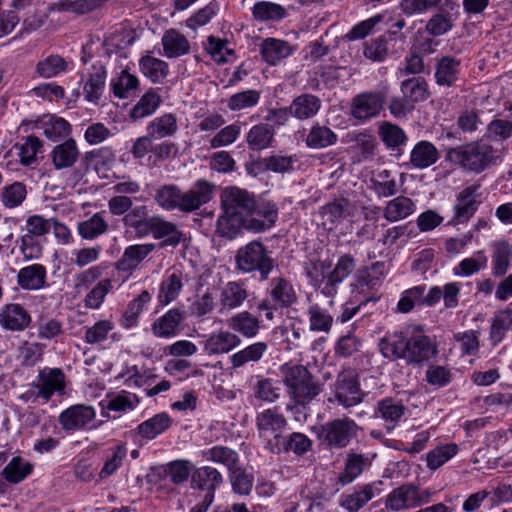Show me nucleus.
Returning a JSON list of instances; mask_svg holds the SVG:
<instances>
[{"label": "nucleus", "instance_id": "22", "mask_svg": "<svg viewBox=\"0 0 512 512\" xmlns=\"http://www.w3.org/2000/svg\"><path fill=\"white\" fill-rule=\"evenodd\" d=\"M241 343V338L230 329L218 330L212 332L204 341L203 349L209 356L222 355L239 347Z\"/></svg>", "mask_w": 512, "mask_h": 512}, {"label": "nucleus", "instance_id": "52", "mask_svg": "<svg viewBox=\"0 0 512 512\" xmlns=\"http://www.w3.org/2000/svg\"><path fill=\"white\" fill-rule=\"evenodd\" d=\"M109 229V224L101 212L93 214L90 218L77 224L78 234L82 239L94 240L104 235Z\"/></svg>", "mask_w": 512, "mask_h": 512}, {"label": "nucleus", "instance_id": "59", "mask_svg": "<svg viewBox=\"0 0 512 512\" xmlns=\"http://www.w3.org/2000/svg\"><path fill=\"white\" fill-rule=\"evenodd\" d=\"M110 86L115 97L126 99L138 89L139 79L136 75L123 70L118 76L112 78Z\"/></svg>", "mask_w": 512, "mask_h": 512}, {"label": "nucleus", "instance_id": "37", "mask_svg": "<svg viewBox=\"0 0 512 512\" xmlns=\"http://www.w3.org/2000/svg\"><path fill=\"white\" fill-rule=\"evenodd\" d=\"M372 464V458L368 455L349 453L345 461V468L339 475L342 485L352 483Z\"/></svg>", "mask_w": 512, "mask_h": 512}, {"label": "nucleus", "instance_id": "20", "mask_svg": "<svg viewBox=\"0 0 512 512\" xmlns=\"http://www.w3.org/2000/svg\"><path fill=\"white\" fill-rule=\"evenodd\" d=\"M32 317L19 303H7L0 308V327L9 332H22L30 327Z\"/></svg>", "mask_w": 512, "mask_h": 512}, {"label": "nucleus", "instance_id": "60", "mask_svg": "<svg viewBox=\"0 0 512 512\" xmlns=\"http://www.w3.org/2000/svg\"><path fill=\"white\" fill-rule=\"evenodd\" d=\"M401 92L411 103L425 101L429 97L428 85L423 77H412L401 83Z\"/></svg>", "mask_w": 512, "mask_h": 512}, {"label": "nucleus", "instance_id": "49", "mask_svg": "<svg viewBox=\"0 0 512 512\" xmlns=\"http://www.w3.org/2000/svg\"><path fill=\"white\" fill-rule=\"evenodd\" d=\"M338 136L329 127L320 125L319 123L314 124L306 138L305 143L307 147L311 149H323L336 144Z\"/></svg>", "mask_w": 512, "mask_h": 512}, {"label": "nucleus", "instance_id": "11", "mask_svg": "<svg viewBox=\"0 0 512 512\" xmlns=\"http://www.w3.org/2000/svg\"><path fill=\"white\" fill-rule=\"evenodd\" d=\"M382 486L381 480L358 485L341 495L339 505L348 512H358L370 500L382 493Z\"/></svg>", "mask_w": 512, "mask_h": 512}, {"label": "nucleus", "instance_id": "51", "mask_svg": "<svg viewBox=\"0 0 512 512\" xmlns=\"http://www.w3.org/2000/svg\"><path fill=\"white\" fill-rule=\"evenodd\" d=\"M392 40L391 34H381L365 40L363 43V55L374 62L384 61L388 55Z\"/></svg>", "mask_w": 512, "mask_h": 512}, {"label": "nucleus", "instance_id": "25", "mask_svg": "<svg viewBox=\"0 0 512 512\" xmlns=\"http://www.w3.org/2000/svg\"><path fill=\"white\" fill-rule=\"evenodd\" d=\"M80 152L73 138L57 144L51 150L49 157L56 170H64L73 167L78 161Z\"/></svg>", "mask_w": 512, "mask_h": 512}, {"label": "nucleus", "instance_id": "7", "mask_svg": "<svg viewBox=\"0 0 512 512\" xmlns=\"http://www.w3.org/2000/svg\"><path fill=\"white\" fill-rule=\"evenodd\" d=\"M288 426L285 416L277 407L264 409L256 416V428L260 439L264 442V447L271 452L272 449L284 437Z\"/></svg>", "mask_w": 512, "mask_h": 512}, {"label": "nucleus", "instance_id": "36", "mask_svg": "<svg viewBox=\"0 0 512 512\" xmlns=\"http://www.w3.org/2000/svg\"><path fill=\"white\" fill-rule=\"evenodd\" d=\"M311 448L312 441L307 435L301 432H293L288 436H284L270 453L279 455L292 452L295 455L301 456L310 451Z\"/></svg>", "mask_w": 512, "mask_h": 512}, {"label": "nucleus", "instance_id": "29", "mask_svg": "<svg viewBox=\"0 0 512 512\" xmlns=\"http://www.w3.org/2000/svg\"><path fill=\"white\" fill-rule=\"evenodd\" d=\"M223 482L221 473L214 467L202 466L196 468L194 466L193 473L191 475V487L205 491L206 493L212 492L215 495V491Z\"/></svg>", "mask_w": 512, "mask_h": 512}, {"label": "nucleus", "instance_id": "5", "mask_svg": "<svg viewBox=\"0 0 512 512\" xmlns=\"http://www.w3.org/2000/svg\"><path fill=\"white\" fill-rule=\"evenodd\" d=\"M236 268L242 273L259 272L260 280H268L275 261L261 241L253 240L238 249Z\"/></svg>", "mask_w": 512, "mask_h": 512}, {"label": "nucleus", "instance_id": "14", "mask_svg": "<svg viewBox=\"0 0 512 512\" xmlns=\"http://www.w3.org/2000/svg\"><path fill=\"white\" fill-rule=\"evenodd\" d=\"M254 200L255 197L253 194L235 186L227 187L221 193L223 211L243 220H245L249 211L253 208Z\"/></svg>", "mask_w": 512, "mask_h": 512}, {"label": "nucleus", "instance_id": "2", "mask_svg": "<svg viewBox=\"0 0 512 512\" xmlns=\"http://www.w3.org/2000/svg\"><path fill=\"white\" fill-rule=\"evenodd\" d=\"M280 372L287 394L297 409L308 405L320 394V384L305 366L285 363L280 367Z\"/></svg>", "mask_w": 512, "mask_h": 512}, {"label": "nucleus", "instance_id": "56", "mask_svg": "<svg viewBox=\"0 0 512 512\" xmlns=\"http://www.w3.org/2000/svg\"><path fill=\"white\" fill-rule=\"evenodd\" d=\"M370 189L379 198H388L396 195L398 192L396 180L387 169L378 171L371 177Z\"/></svg>", "mask_w": 512, "mask_h": 512}, {"label": "nucleus", "instance_id": "6", "mask_svg": "<svg viewBox=\"0 0 512 512\" xmlns=\"http://www.w3.org/2000/svg\"><path fill=\"white\" fill-rule=\"evenodd\" d=\"M434 494L428 488H420L412 483L393 489L385 499V508L390 512L412 510L428 504Z\"/></svg>", "mask_w": 512, "mask_h": 512}, {"label": "nucleus", "instance_id": "64", "mask_svg": "<svg viewBox=\"0 0 512 512\" xmlns=\"http://www.w3.org/2000/svg\"><path fill=\"white\" fill-rule=\"evenodd\" d=\"M244 221L237 216L229 215L223 211V214L217 220L216 232L220 237L229 240L235 239L242 229H246Z\"/></svg>", "mask_w": 512, "mask_h": 512}, {"label": "nucleus", "instance_id": "57", "mask_svg": "<svg viewBox=\"0 0 512 512\" xmlns=\"http://www.w3.org/2000/svg\"><path fill=\"white\" fill-rule=\"evenodd\" d=\"M28 195L26 184L14 181L5 185L0 192V202L7 209H14L23 204Z\"/></svg>", "mask_w": 512, "mask_h": 512}, {"label": "nucleus", "instance_id": "12", "mask_svg": "<svg viewBox=\"0 0 512 512\" xmlns=\"http://www.w3.org/2000/svg\"><path fill=\"white\" fill-rule=\"evenodd\" d=\"M437 354V346L432 339L423 334H407V346L404 362L407 365H423Z\"/></svg>", "mask_w": 512, "mask_h": 512}, {"label": "nucleus", "instance_id": "48", "mask_svg": "<svg viewBox=\"0 0 512 512\" xmlns=\"http://www.w3.org/2000/svg\"><path fill=\"white\" fill-rule=\"evenodd\" d=\"M291 53L292 48L289 43L280 39L268 38L261 45L262 57L270 65H276Z\"/></svg>", "mask_w": 512, "mask_h": 512}, {"label": "nucleus", "instance_id": "13", "mask_svg": "<svg viewBox=\"0 0 512 512\" xmlns=\"http://www.w3.org/2000/svg\"><path fill=\"white\" fill-rule=\"evenodd\" d=\"M278 207L270 201L254 200L253 208L249 211L244 223L246 229L254 232H264L272 228L278 219Z\"/></svg>", "mask_w": 512, "mask_h": 512}, {"label": "nucleus", "instance_id": "21", "mask_svg": "<svg viewBox=\"0 0 512 512\" xmlns=\"http://www.w3.org/2000/svg\"><path fill=\"white\" fill-rule=\"evenodd\" d=\"M267 296L270 297L276 308L280 309L290 308L298 301L294 285L288 278L282 275L269 280Z\"/></svg>", "mask_w": 512, "mask_h": 512}, {"label": "nucleus", "instance_id": "50", "mask_svg": "<svg viewBox=\"0 0 512 512\" xmlns=\"http://www.w3.org/2000/svg\"><path fill=\"white\" fill-rule=\"evenodd\" d=\"M202 455L207 461L225 466L229 472L239 465L238 453L227 446L215 445L202 451Z\"/></svg>", "mask_w": 512, "mask_h": 512}, {"label": "nucleus", "instance_id": "39", "mask_svg": "<svg viewBox=\"0 0 512 512\" xmlns=\"http://www.w3.org/2000/svg\"><path fill=\"white\" fill-rule=\"evenodd\" d=\"M171 425L172 419L169 414L161 412L140 423L136 431L141 438L152 440L168 430Z\"/></svg>", "mask_w": 512, "mask_h": 512}, {"label": "nucleus", "instance_id": "38", "mask_svg": "<svg viewBox=\"0 0 512 512\" xmlns=\"http://www.w3.org/2000/svg\"><path fill=\"white\" fill-rule=\"evenodd\" d=\"M156 377L147 369L139 368L137 365H126L116 379L122 381L128 388H141L152 385Z\"/></svg>", "mask_w": 512, "mask_h": 512}, {"label": "nucleus", "instance_id": "58", "mask_svg": "<svg viewBox=\"0 0 512 512\" xmlns=\"http://www.w3.org/2000/svg\"><path fill=\"white\" fill-rule=\"evenodd\" d=\"M40 128L45 137L57 141L67 137L71 132V125L64 118L48 115L40 121Z\"/></svg>", "mask_w": 512, "mask_h": 512}, {"label": "nucleus", "instance_id": "15", "mask_svg": "<svg viewBox=\"0 0 512 512\" xmlns=\"http://www.w3.org/2000/svg\"><path fill=\"white\" fill-rule=\"evenodd\" d=\"M388 91L363 92L356 95L351 104V115L361 121L376 117L384 104Z\"/></svg>", "mask_w": 512, "mask_h": 512}, {"label": "nucleus", "instance_id": "47", "mask_svg": "<svg viewBox=\"0 0 512 512\" xmlns=\"http://www.w3.org/2000/svg\"><path fill=\"white\" fill-rule=\"evenodd\" d=\"M161 103L162 99L159 93L155 89L149 88L131 109L130 117L136 121L151 116Z\"/></svg>", "mask_w": 512, "mask_h": 512}, {"label": "nucleus", "instance_id": "40", "mask_svg": "<svg viewBox=\"0 0 512 512\" xmlns=\"http://www.w3.org/2000/svg\"><path fill=\"white\" fill-rule=\"evenodd\" d=\"M152 295L147 290H143L137 297L131 300L123 312L120 325L125 329L135 327L139 322V317L150 303Z\"/></svg>", "mask_w": 512, "mask_h": 512}, {"label": "nucleus", "instance_id": "46", "mask_svg": "<svg viewBox=\"0 0 512 512\" xmlns=\"http://www.w3.org/2000/svg\"><path fill=\"white\" fill-rule=\"evenodd\" d=\"M116 279L106 277L100 279L84 297V306L88 309H99L105 301L106 296L115 289Z\"/></svg>", "mask_w": 512, "mask_h": 512}, {"label": "nucleus", "instance_id": "32", "mask_svg": "<svg viewBox=\"0 0 512 512\" xmlns=\"http://www.w3.org/2000/svg\"><path fill=\"white\" fill-rule=\"evenodd\" d=\"M353 210L351 202L341 197L323 205L319 213L323 219V224L337 225L344 219L352 216Z\"/></svg>", "mask_w": 512, "mask_h": 512}, {"label": "nucleus", "instance_id": "3", "mask_svg": "<svg viewBox=\"0 0 512 512\" xmlns=\"http://www.w3.org/2000/svg\"><path fill=\"white\" fill-rule=\"evenodd\" d=\"M366 392L362 389L358 372L353 368H343L331 385V394L327 401L336 407L350 411L360 405Z\"/></svg>", "mask_w": 512, "mask_h": 512}, {"label": "nucleus", "instance_id": "16", "mask_svg": "<svg viewBox=\"0 0 512 512\" xmlns=\"http://www.w3.org/2000/svg\"><path fill=\"white\" fill-rule=\"evenodd\" d=\"M96 418V410L90 405L76 404L63 410L59 417V423L68 433L83 430Z\"/></svg>", "mask_w": 512, "mask_h": 512}, {"label": "nucleus", "instance_id": "19", "mask_svg": "<svg viewBox=\"0 0 512 512\" xmlns=\"http://www.w3.org/2000/svg\"><path fill=\"white\" fill-rule=\"evenodd\" d=\"M248 290L244 282L228 281L219 289L218 312L226 314L240 308L248 298Z\"/></svg>", "mask_w": 512, "mask_h": 512}, {"label": "nucleus", "instance_id": "27", "mask_svg": "<svg viewBox=\"0 0 512 512\" xmlns=\"http://www.w3.org/2000/svg\"><path fill=\"white\" fill-rule=\"evenodd\" d=\"M260 320L249 311H242L226 320L228 328L239 337L254 338L260 331Z\"/></svg>", "mask_w": 512, "mask_h": 512}, {"label": "nucleus", "instance_id": "4", "mask_svg": "<svg viewBox=\"0 0 512 512\" xmlns=\"http://www.w3.org/2000/svg\"><path fill=\"white\" fill-rule=\"evenodd\" d=\"M495 151L491 145L483 141H475L449 148L446 160L464 170L481 173L494 161Z\"/></svg>", "mask_w": 512, "mask_h": 512}, {"label": "nucleus", "instance_id": "61", "mask_svg": "<svg viewBox=\"0 0 512 512\" xmlns=\"http://www.w3.org/2000/svg\"><path fill=\"white\" fill-rule=\"evenodd\" d=\"M127 446L125 443H117L115 446L108 449V455L104 465L99 473L101 479L113 475L123 464L127 457Z\"/></svg>", "mask_w": 512, "mask_h": 512}, {"label": "nucleus", "instance_id": "53", "mask_svg": "<svg viewBox=\"0 0 512 512\" xmlns=\"http://www.w3.org/2000/svg\"><path fill=\"white\" fill-rule=\"evenodd\" d=\"M512 325V310L505 309L494 315L491 320L489 341L493 347L500 344Z\"/></svg>", "mask_w": 512, "mask_h": 512}, {"label": "nucleus", "instance_id": "28", "mask_svg": "<svg viewBox=\"0 0 512 512\" xmlns=\"http://www.w3.org/2000/svg\"><path fill=\"white\" fill-rule=\"evenodd\" d=\"M17 284L28 291L43 289L47 286V270L42 264H32L21 268L17 274Z\"/></svg>", "mask_w": 512, "mask_h": 512}, {"label": "nucleus", "instance_id": "33", "mask_svg": "<svg viewBox=\"0 0 512 512\" xmlns=\"http://www.w3.org/2000/svg\"><path fill=\"white\" fill-rule=\"evenodd\" d=\"M415 211V201L407 196L399 195L386 203L383 208V217L393 223L408 218Z\"/></svg>", "mask_w": 512, "mask_h": 512}, {"label": "nucleus", "instance_id": "31", "mask_svg": "<svg viewBox=\"0 0 512 512\" xmlns=\"http://www.w3.org/2000/svg\"><path fill=\"white\" fill-rule=\"evenodd\" d=\"M440 158L436 146L426 140L417 142L410 152V166L414 169H426Z\"/></svg>", "mask_w": 512, "mask_h": 512}, {"label": "nucleus", "instance_id": "35", "mask_svg": "<svg viewBox=\"0 0 512 512\" xmlns=\"http://www.w3.org/2000/svg\"><path fill=\"white\" fill-rule=\"evenodd\" d=\"M107 71L102 65H93L89 78L84 84L83 95L86 101L97 105L106 84Z\"/></svg>", "mask_w": 512, "mask_h": 512}, {"label": "nucleus", "instance_id": "54", "mask_svg": "<svg viewBox=\"0 0 512 512\" xmlns=\"http://www.w3.org/2000/svg\"><path fill=\"white\" fill-rule=\"evenodd\" d=\"M459 72V60L449 56L443 57L436 66V83L442 86H452L457 81Z\"/></svg>", "mask_w": 512, "mask_h": 512}, {"label": "nucleus", "instance_id": "43", "mask_svg": "<svg viewBox=\"0 0 512 512\" xmlns=\"http://www.w3.org/2000/svg\"><path fill=\"white\" fill-rule=\"evenodd\" d=\"M13 148L19 157L20 164L31 167L37 163V155L42 151L43 143L38 137L29 135L23 137Z\"/></svg>", "mask_w": 512, "mask_h": 512}, {"label": "nucleus", "instance_id": "45", "mask_svg": "<svg viewBox=\"0 0 512 512\" xmlns=\"http://www.w3.org/2000/svg\"><path fill=\"white\" fill-rule=\"evenodd\" d=\"M321 108L320 99L312 94H302L296 97L289 106L292 116L304 120L315 116Z\"/></svg>", "mask_w": 512, "mask_h": 512}, {"label": "nucleus", "instance_id": "10", "mask_svg": "<svg viewBox=\"0 0 512 512\" xmlns=\"http://www.w3.org/2000/svg\"><path fill=\"white\" fill-rule=\"evenodd\" d=\"M481 185L473 183L465 187L457 196L453 206L454 215L449 226L466 223L474 216L481 204Z\"/></svg>", "mask_w": 512, "mask_h": 512}, {"label": "nucleus", "instance_id": "55", "mask_svg": "<svg viewBox=\"0 0 512 512\" xmlns=\"http://www.w3.org/2000/svg\"><path fill=\"white\" fill-rule=\"evenodd\" d=\"M125 227L133 229L139 236H147L150 217H148V208L145 205H139L132 208L123 216Z\"/></svg>", "mask_w": 512, "mask_h": 512}, {"label": "nucleus", "instance_id": "17", "mask_svg": "<svg viewBox=\"0 0 512 512\" xmlns=\"http://www.w3.org/2000/svg\"><path fill=\"white\" fill-rule=\"evenodd\" d=\"M149 234L156 240H162L161 247H177L185 240V235L178 226L160 215L150 216L147 235Z\"/></svg>", "mask_w": 512, "mask_h": 512}, {"label": "nucleus", "instance_id": "26", "mask_svg": "<svg viewBox=\"0 0 512 512\" xmlns=\"http://www.w3.org/2000/svg\"><path fill=\"white\" fill-rule=\"evenodd\" d=\"M407 333L395 331L380 339L378 347L384 358L389 361L405 360Z\"/></svg>", "mask_w": 512, "mask_h": 512}, {"label": "nucleus", "instance_id": "30", "mask_svg": "<svg viewBox=\"0 0 512 512\" xmlns=\"http://www.w3.org/2000/svg\"><path fill=\"white\" fill-rule=\"evenodd\" d=\"M140 72L153 84H162L169 75V64L147 52L139 59Z\"/></svg>", "mask_w": 512, "mask_h": 512}, {"label": "nucleus", "instance_id": "1", "mask_svg": "<svg viewBox=\"0 0 512 512\" xmlns=\"http://www.w3.org/2000/svg\"><path fill=\"white\" fill-rule=\"evenodd\" d=\"M214 191L215 185L205 179L197 180L187 191L175 184H164L155 190L154 201L166 211L191 213L208 203Z\"/></svg>", "mask_w": 512, "mask_h": 512}, {"label": "nucleus", "instance_id": "8", "mask_svg": "<svg viewBox=\"0 0 512 512\" xmlns=\"http://www.w3.org/2000/svg\"><path fill=\"white\" fill-rule=\"evenodd\" d=\"M66 375L61 368L44 367L39 370L37 378L31 383L27 394L43 403L49 402L52 397L65 392Z\"/></svg>", "mask_w": 512, "mask_h": 512}, {"label": "nucleus", "instance_id": "44", "mask_svg": "<svg viewBox=\"0 0 512 512\" xmlns=\"http://www.w3.org/2000/svg\"><path fill=\"white\" fill-rule=\"evenodd\" d=\"M146 131L154 139H163L174 136L178 131L177 117L173 113H164L151 120Z\"/></svg>", "mask_w": 512, "mask_h": 512}, {"label": "nucleus", "instance_id": "18", "mask_svg": "<svg viewBox=\"0 0 512 512\" xmlns=\"http://www.w3.org/2000/svg\"><path fill=\"white\" fill-rule=\"evenodd\" d=\"M185 319L186 314L184 310L171 308L153 321L151 324V332L156 338H174L182 330Z\"/></svg>", "mask_w": 512, "mask_h": 512}, {"label": "nucleus", "instance_id": "23", "mask_svg": "<svg viewBox=\"0 0 512 512\" xmlns=\"http://www.w3.org/2000/svg\"><path fill=\"white\" fill-rule=\"evenodd\" d=\"M188 276L180 269L168 270L159 286L158 301L161 305H168L178 298Z\"/></svg>", "mask_w": 512, "mask_h": 512}, {"label": "nucleus", "instance_id": "9", "mask_svg": "<svg viewBox=\"0 0 512 512\" xmlns=\"http://www.w3.org/2000/svg\"><path fill=\"white\" fill-rule=\"evenodd\" d=\"M358 429L359 427L353 419L337 418L323 424L318 437L330 449H341L347 447L356 437Z\"/></svg>", "mask_w": 512, "mask_h": 512}, {"label": "nucleus", "instance_id": "24", "mask_svg": "<svg viewBox=\"0 0 512 512\" xmlns=\"http://www.w3.org/2000/svg\"><path fill=\"white\" fill-rule=\"evenodd\" d=\"M155 248L154 243L134 244L126 247L121 258L115 263V269L118 272L131 274Z\"/></svg>", "mask_w": 512, "mask_h": 512}, {"label": "nucleus", "instance_id": "41", "mask_svg": "<svg viewBox=\"0 0 512 512\" xmlns=\"http://www.w3.org/2000/svg\"><path fill=\"white\" fill-rule=\"evenodd\" d=\"M275 129L268 123H259L250 128L246 135L248 147L253 151H261L271 146L274 141Z\"/></svg>", "mask_w": 512, "mask_h": 512}, {"label": "nucleus", "instance_id": "34", "mask_svg": "<svg viewBox=\"0 0 512 512\" xmlns=\"http://www.w3.org/2000/svg\"><path fill=\"white\" fill-rule=\"evenodd\" d=\"M268 344L258 341L251 343L229 357L233 369L242 368L248 364L258 363L266 354Z\"/></svg>", "mask_w": 512, "mask_h": 512}, {"label": "nucleus", "instance_id": "63", "mask_svg": "<svg viewBox=\"0 0 512 512\" xmlns=\"http://www.w3.org/2000/svg\"><path fill=\"white\" fill-rule=\"evenodd\" d=\"M161 42L167 58H177L190 51V43L184 34H163Z\"/></svg>", "mask_w": 512, "mask_h": 512}, {"label": "nucleus", "instance_id": "62", "mask_svg": "<svg viewBox=\"0 0 512 512\" xmlns=\"http://www.w3.org/2000/svg\"><path fill=\"white\" fill-rule=\"evenodd\" d=\"M69 70V63L55 54L39 61L36 65L37 74L45 79L53 78Z\"/></svg>", "mask_w": 512, "mask_h": 512}, {"label": "nucleus", "instance_id": "42", "mask_svg": "<svg viewBox=\"0 0 512 512\" xmlns=\"http://www.w3.org/2000/svg\"><path fill=\"white\" fill-rule=\"evenodd\" d=\"M406 407L401 400L393 397H386L377 402L375 413L379 415L386 423H389L388 429H393L405 414Z\"/></svg>", "mask_w": 512, "mask_h": 512}]
</instances>
